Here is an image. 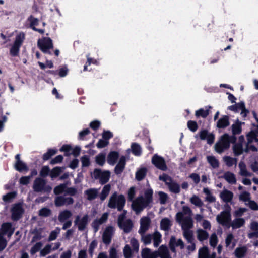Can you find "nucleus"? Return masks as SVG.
Returning a JSON list of instances; mask_svg holds the SVG:
<instances>
[{
    "label": "nucleus",
    "instance_id": "nucleus-60",
    "mask_svg": "<svg viewBox=\"0 0 258 258\" xmlns=\"http://www.w3.org/2000/svg\"><path fill=\"white\" fill-rule=\"evenodd\" d=\"M42 244L41 242H39L36 243L31 249L30 253L32 255L35 254L38 251L40 250L41 248Z\"/></svg>",
    "mask_w": 258,
    "mask_h": 258
},
{
    "label": "nucleus",
    "instance_id": "nucleus-56",
    "mask_svg": "<svg viewBox=\"0 0 258 258\" xmlns=\"http://www.w3.org/2000/svg\"><path fill=\"white\" fill-rule=\"evenodd\" d=\"M124 258H132V250L129 245H126L123 249Z\"/></svg>",
    "mask_w": 258,
    "mask_h": 258
},
{
    "label": "nucleus",
    "instance_id": "nucleus-1",
    "mask_svg": "<svg viewBox=\"0 0 258 258\" xmlns=\"http://www.w3.org/2000/svg\"><path fill=\"white\" fill-rule=\"evenodd\" d=\"M153 191L151 189H147L145 191V197L140 196L134 200L135 196V188L132 187L128 192V199L132 202V207L136 213H139L148 206L152 201Z\"/></svg>",
    "mask_w": 258,
    "mask_h": 258
},
{
    "label": "nucleus",
    "instance_id": "nucleus-33",
    "mask_svg": "<svg viewBox=\"0 0 258 258\" xmlns=\"http://www.w3.org/2000/svg\"><path fill=\"white\" fill-rule=\"evenodd\" d=\"M109 258H121V253L119 250L114 247H111L109 250Z\"/></svg>",
    "mask_w": 258,
    "mask_h": 258
},
{
    "label": "nucleus",
    "instance_id": "nucleus-62",
    "mask_svg": "<svg viewBox=\"0 0 258 258\" xmlns=\"http://www.w3.org/2000/svg\"><path fill=\"white\" fill-rule=\"evenodd\" d=\"M158 195L160 204H165L168 199L167 195L163 192L160 191L158 192Z\"/></svg>",
    "mask_w": 258,
    "mask_h": 258
},
{
    "label": "nucleus",
    "instance_id": "nucleus-49",
    "mask_svg": "<svg viewBox=\"0 0 258 258\" xmlns=\"http://www.w3.org/2000/svg\"><path fill=\"white\" fill-rule=\"evenodd\" d=\"M96 162L100 166H103L105 162V155L101 153L97 155L95 157Z\"/></svg>",
    "mask_w": 258,
    "mask_h": 258
},
{
    "label": "nucleus",
    "instance_id": "nucleus-55",
    "mask_svg": "<svg viewBox=\"0 0 258 258\" xmlns=\"http://www.w3.org/2000/svg\"><path fill=\"white\" fill-rule=\"evenodd\" d=\"M234 240V236L232 234L229 233L227 235L225 239V244L226 247L230 246V245L232 244V248H233L235 246V243L233 242Z\"/></svg>",
    "mask_w": 258,
    "mask_h": 258
},
{
    "label": "nucleus",
    "instance_id": "nucleus-8",
    "mask_svg": "<svg viewBox=\"0 0 258 258\" xmlns=\"http://www.w3.org/2000/svg\"><path fill=\"white\" fill-rule=\"evenodd\" d=\"M93 176L95 179L99 180L100 183L104 184L107 182L110 177V172L109 171H102L101 169H96L93 172Z\"/></svg>",
    "mask_w": 258,
    "mask_h": 258
},
{
    "label": "nucleus",
    "instance_id": "nucleus-53",
    "mask_svg": "<svg viewBox=\"0 0 258 258\" xmlns=\"http://www.w3.org/2000/svg\"><path fill=\"white\" fill-rule=\"evenodd\" d=\"M27 21L30 24V27L33 29L36 28L35 26L38 25L39 20L38 19L34 18L32 16H30L27 19Z\"/></svg>",
    "mask_w": 258,
    "mask_h": 258
},
{
    "label": "nucleus",
    "instance_id": "nucleus-57",
    "mask_svg": "<svg viewBox=\"0 0 258 258\" xmlns=\"http://www.w3.org/2000/svg\"><path fill=\"white\" fill-rule=\"evenodd\" d=\"M132 150L133 153L136 156L140 155L141 153V148L138 144H133L132 145Z\"/></svg>",
    "mask_w": 258,
    "mask_h": 258
},
{
    "label": "nucleus",
    "instance_id": "nucleus-45",
    "mask_svg": "<svg viewBox=\"0 0 258 258\" xmlns=\"http://www.w3.org/2000/svg\"><path fill=\"white\" fill-rule=\"evenodd\" d=\"M146 174V169L145 168H141L137 171L136 178L138 180L140 181L145 177Z\"/></svg>",
    "mask_w": 258,
    "mask_h": 258
},
{
    "label": "nucleus",
    "instance_id": "nucleus-26",
    "mask_svg": "<svg viewBox=\"0 0 258 258\" xmlns=\"http://www.w3.org/2000/svg\"><path fill=\"white\" fill-rule=\"evenodd\" d=\"M125 165V158L124 156L120 157L118 163L115 168V172L117 174H120L123 170Z\"/></svg>",
    "mask_w": 258,
    "mask_h": 258
},
{
    "label": "nucleus",
    "instance_id": "nucleus-19",
    "mask_svg": "<svg viewBox=\"0 0 258 258\" xmlns=\"http://www.w3.org/2000/svg\"><path fill=\"white\" fill-rule=\"evenodd\" d=\"M200 137L201 140H206L207 143L212 144L215 139V136L212 133H209L206 130H203L200 133Z\"/></svg>",
    "mask_w": 258,
    "mask_h": 258
},
{
    "label": "nucleus",
    "instance_id": "nucleus-47",
    "mask_svg": "<svg viewBox=\"0 0 258 258\" xmlns=\"http://www.w3.org/2000/svg\"><path fill=\"white\" fill-rule=\"evenodd\" d=\"M170 190L175 194L179 193L180 191V186L178 184L175 182H171L168 185Z\"/></svg>",
    "mask_w": 258,
    "mask_h": 258
},
{
    "label": "nucleus",
    "instance_id": "nucleus-59",
    "mask_svg": "<svg viewBox=\"0 0 258 258\" xmlns=\"http://www.w3.org/2000/svg\"><path fill=\"white\" fill-rule=\"evenodd\" d=\"M232 131L234 135L239 134L241 133V127L239 122H236L232 125Z\"/></svg>",
    "mask_w": 258,
    "mask_h": 258
},
{
    "label": "nucleus",
    "instance_id": "nucleus-48",
    "mask_svg": "<svg viewBox=\"0 0 258 258\" xmlns=\"http://www.w3.org/2000/svg\"><path fill=\"white\" fill-rule=\"evenodd\" d=\"M238 111H241V114L243 116H245L248 111L245 108V104L243 102H240L236 104Z\"/></svg>",
    "mask_w": 258,
    "mask_h": 258
},
{
    "label": "nucleus",
    "instance_id": "nucleus-32",
    "mask_svg": "<svg viewBox=\"0 0 258 258\" xmlns=\"http://www.w3.org/2000/svg\"><path fill=\"white\" fill-rule=\"evenodd\" d=\"M118 158V154L117 152L115 151L111 152L108 155L107 162L109 164L113 165L115 163Z\"/></svg>",
    "mask_w": 258,
    "mask_h": 258
},
{
    "label": "nucleus",
    "instance_id": "nucleus-15",
    "mask_svg": "<svg viewBox=\"0 0 258 258\" xmlns=\"http://www.w3.org/2000/svg\"><path fill=\"white\" fill-rule=\"evenodd\" d=\"M108 216V213H104L102 214L100 218L94 220L92 223V226L94 229V232L96 233L98 231L99 226L107 221Z\"/></svg>",
    "mask_w": 258,
    "mask_h": 258
},
{
    "label": "nucleus",
    "instance_id": "nucleus-61",
    "mask_svg": "<svg viewBox=\"0 0 258 258\" xmlns=\"http://www.w3.org/2000/svg\"><path fill=\"white\" fill-rule=\"evenodd\" d=\"M66 189V185L65 184H61L58 186L55 187L54 189V193L55 195L60 194L63 191H65V189Z\"/></svg>",
    "mask_w": 258,
    "mask_h": 258
},
{
    "label": "nucleus",
    "instance_id": "nucleus-34",
    "mask_svg": "<svg viewBox=\"0 0 258 258\" xmlns=\"http://www.w3.org/2000/svg\"><path fill=\"white\" fill-rule=\"evenodd\" d=\"M240 169L239 174L242 176H251V173L247 170L246 165L243 162H240L239 163Z\"/></svg>",
    "mask_w": 258,
    "mask_h": 258
},
{
    "label": "nucleus",
    "instance_id": "nucleus-58",
    "mask_svg": "<svg viewBox=\"0 0 258 258\" xmlns=\"http://www.w3.org/2000/svg\"><path fill=\"white\" fill-rule=\"evenodd\" d=\"M208 249L206 247H204L199 250V258H208Z\"/></svg>",
    "mask_w": 258,
    "mask_h": 258
},
{
    "label": "nucleus",
    "instance_id": "nucleus-52",
    "mask_svg": "<svg viewBox=\"0 0 258 258\" xmlns=\"http://www.w3.org/2000/svg\"><path fill=\"white\" fill-rule=\"evenodd\" d=\"M52 245H46L41 250H40V256H45L52 251Z\"/></svg>",
    "mask_w": 258,
    "mask_h": 258
},
{
    "label": "nucleus",
    "instance_id": "nucleus-40",
    "mask_svg": "<svg viewBox=\"0 0 258 258\" xmlns=\"http://www.w3.org/2000/svg\"><path fill=\"white\" fill-rule=\"evenodd\" d=\"M223 161L226 165L228 167H231L233 165H236L237 164V159L229 156H225L223 157Z\"/></svg>",
    "mask_w": 258,
    "mask_h": 258
},
{
    "label": "nucleus",
    "instance_id": "nucleus-23",
    "mask_svg": "<svg viewBox=\"0 0 258 258\" xmlns=\"http://www.w3.org/2000/svg\"><path fill=\"white\" fill-rule=\"evenodd\" d=\"M220 197L223 202L229 203L232 201L233 194L231 191L224 189L220 192Z\"/></svg>",
    "mask_w": 258,
    "mask_h": 258
},
{
    "label": "nucleus",
    "instance_id": "nucleus-14",
    "mask_svg": "<svg viewBox=\"0 0 258 258\" xmlns=\"http://www.w3.org/2000/svg\"><path fill=\"white\" fill-rule=\"evenodd\" d=\"M176 220L181 225L182 230L190 229L193 227V221L190 216H186L181 219H176Z\"/></svg>",
    "mask_w": 258,
    "mask_h": 258
},
{
    "label": "nucleus",
    "instance_id": "nucleus-12",
    "mask_svg": "<svg viewBox=\"0 0 258 258\" xmlns=\"http://www.w3.org/2000/svg\"><path fill=\"white\" fill-rule=\"evenodd\" d=\"M152 163L158 169L165 171L167 169V166L164 159L157 155H155L152 159Z\"/></svg>",
    "mask_w": 258,
    "mask_h": 258
},
{
    "label": "nucleus",
    "instance_id": "nucleus-21",
    "mask_svg": "<svg viewBox=\"0 0 258 258\" xmlns=\"http://www.w3.org/2000/svg\"><path fill=\"white\" fill-rule=\"evenodd\" d=\"M192 212L191 209L188 206L182 207V210L181 212H178L176 215V219H181L186 216H190L192 217Z\"/></svg>",
    "mask_w": 258,
    "mask_h": 258
},
{
    "label": "nucleus",
    "instance_id": "nucleus-38",
    "mask_svg": "<svg viewBox=\"0 0 258 258\" xmlns=\"http://www.w3.org/2000/svg\"><path fill=\"white\" fill-rule=\"evenodd\" d=\"M203 192L206 195L205 200L210 203H212L215 201L216 198L212 195L210 190L206 187L204 188Z\"/></svg>",
    "mask_w": 258,
    "mask_h": 258
},
{
    "label": "nucleus",
    "instance_id": "nucleus-27",
    "mask_svg": "<svg viewBox=\"0 0 258 258\" xmlns=\"http://www.w3.org/2000/svg\"><path fill=\"white\" fill-rule=\"evenodd\" d=\"M72 216V213L68 210L62 211L59 213L58 217V220L61 222H64Z\"/></svg>",
    "mask_w": 258,
    "mask_h": 258
},
{
    "label": "nucleus",
    "instance_id": "nucleus-31",
    "mask_svg": "<svg viewBox=\"0 0 258 258\" xmlns=\"http://www.w3.org/2000/svg\"><path fill=\"white\" fill-rule=\"evenodd\" d=\"M223 178L229 183L233 184L236 183V179L235 175L230 172L224 173Z\"/></svg>",
    "mask_w": 258,
    "mask_h": 258
},
{
    "label": "nucleus",
    "instance_id": "nucleus-44",
    "mask_svg": "<svg viewBox=\"0 0 258 258\" xmlns=\"http://www.w3.org/2000/svg\"><path fill=\"white\" fill-rule=\"evenodd\" d=\"M15 167L16 170L20 172L23 171L24 170H28V168L26 165L22 161H19L18 162H16L15 164Z\"/></svg>",
    "mask_w": 258,
    "mask_h": 258
},
{
    "label": "nucleus",
    "instance_id": "nucleus-37",
    "mask_svg": "<svg viewBox=\"0 0 258 258\" xmlns=\"http://www.w3.org/2000/svg\"><path fill=\"white\" fill-rule=\"evenodd\" d=\"M247 251V248L245 246L237 247L235 250V256L237 258H242L244 256Z\"/></svg>",
    "mask_w": 258,
    "mask_h": 258
},
{
    "label": "nucleus",
    "instance_id": "nucleus-7",
    "mask_svg": "<svg viewBox=\"0 0 258 258\" xmlns=\"http://www.w3.org/2000/svg\"><path fill=\"white\" fill-rule=\"evenodd\" d=\"M216 220L218 223L222 226L230 227L231 221V216L230 211L226 210L221 212L217 215Z\"/></svg>",
    "mask_w": 258,
    "mask_h": 258
},
{
    "label": "nucleus",
    "instance_id": "nucleus-30",
    "mask_svg": "<svg viewBox=\"0 0 258 258\" xmlns=\"http://www.w3.org/2000/svg\"><path fill=\"white\" fill-rule=\"evenodd\" d=\"M229 125V117L224 115L217 123V126L219 128H225Z\"/></svg>",
    "mask_w": 258,
    "mask_h": 258
},
{
    "label": "nucleus",
    "instance_id": "nucleus-50",
    "mask_svg": "<svg viewBox=\"0 0 258 258\" xmlns=\"http://www.w3.org/2000/svg\"><path fill=\"white\" fill-rule=\"evenodd\" d=\"M239 200L242 201L246 204L250 200V195L249 192L243 191L239 195Z\"/></svg>",
    "mask_w": 258,
    "mask_h": 258
},
{
    "label": "nucleus",
    "instance_id": "nucleus-20",
    "mask_svg": "<svg viewBox=\"0 0 258 258\" xmlns=\"http://www.w3.org/2000/svg\"><path fill=\"white\" fill-rule=\"evenodd\" d=\"M14 231V229L12 228V224L10 223H5L2 224L1 231L4 235H7L9 237H10L13 234Z\"/></svg>",
    "mask_w": 258,
    "mask_h": 258
},
{
    "label": "nucleus",
    "instance_id": "nucleus-43",
    "mask_svg": "<svg viewBox=\"0 0 258 258\" xmlns=\"http://www.w3.org/2000/svg\"><path fill=\"white\" fill-rule=\"evenodd\" d=\"M154 246L157 247L161 242V235L159 232H155L153 235Z\"/></svg>",
    "mask_w": 258,
    "mask_h": 258
},
{
    "label": "nucleus",
    "instance_id": "nucleus-51",
    "mask_svg": "<svg viewBox=\"0 0 258 258\" xmlns=\"http://www.w3.org/2000/svg\"><path fill=\"white\" fill-rule=\"evenodd\" d=\"M209 114V109L206 108V109L204 108H201L196 112V116L197 117L201 116L203 118L206 117Z\"/></svg>",
    "mask_w": 258,
    "mask_h": 258
},
{
    "label": "nucleus",
    "instance_id": "nucleus-42",
    "mask_svg": "<svg viewBox=\"0 0 258 258\" xmlns=\"http://www.w3.org/2000/svg\"><path fill=\"white\" fill-rule=\"evenodd\" d=\"M190 202L192 204L198 207H201L203 205V201L196 195H194L190 198Z\"/></svg>",
    "mask_w": 258,
    "mask_h": 258
},
{
    "label": "nucleus",
    "instance_id": "nucleus-25",
    "mask_svg": "<svg viewBox=\"0 0 258 258\" xmlns=\"http://www.w3.org/2000/svg\"><path fill=\"white\" fill-rule=\"evenodd\" d=\"M157 251L160 258H171L169 249L164 245H161Z\"/></svg>",
    "mask_w": 258,
    "mask_h": 258
},
{
    "label": "nucleus",
    "instance_id": "nucleus-2",
    "mask_svg": "<svg viewBox=\"0 0 258 258\" xmlns=\"http://www.w3.org/2000/svg\"><path fill=\"white\" fill-rule=\"evenodd\" d=\"M247 142H245L243 136L239 137L238 142L233 147V152L236 156L241 155L244 152L256 151V148L252 143L254 141H258V135L251 132L247 134Z\"/></svg>",
    "mask_w": 258,
    "mask_h": 258
},
{
    "label": "nucleus",
    "instance_id": "nucleus-11",
    "mask_svg": "<svg viewBox=\"0 0 258 258\" xmlns=\"http://www.w3.org/2000/svg\"><path fill=\"white\" fill-rule=\"evenodd\" d=\"M12 219L13 220H19L24 212V209L22 204H14L11 209Z\"/></svg>",
    "mask_w": 258,
    "mask_h": 258
},
{
    "label": "nucleus",
    "instance_id": "nucleus-4",
    "mask_svg": "<svg viewBox=\"0 0 258 258\" xmlns=\"http://www.w3.org/2000/svg\"><path fill=\"white\" fill-rule=\"evenodd\" d=\"M33 189L34 191L37 192L49 193L52 190V187L46 184L45 180L41 178H37L34 181Z\"/></svg>",
    "mask_w": 258,
    "mask_h": 258
},
{
    "label": "nucleus",
    "instance_id": "nucleus-16",
    "mask_svg": "<svg viewBox=\"0 0 258 258\" xmlns=\"http://www.w3.org/2000/svg\"><path fill=\"white\" fill-rule=\"evenodd\" d=\"M114 233V228L111 226L107 227L102 236L103 242L106 244L110 243L112 236Z\"/></svg>",
    "mask_w": 258,
    "mask_h": 258
},
{
    "label": "nucleus",
    "instance_id": "nucleus-24",
    "mask_svg": "<svg viewBox=\"0 0 258 258\" xmlns=\"http://www.w3.org/2000/svg\"><path fill=\"white\" fill-rule=\"evenodd\" d=\"M84 195L89 201L96 199L98 195V190L96 188H90L84 191Z\"/></svg>",
    "mask_w": 258,
    "mask_h": 258
},
{
    "label": "nucleus",
    "instance_id": "nucleus-18",
    "mask_svg": "<svg viewBox=\"0 0 258 258\" xmlns=\"http://www.w3.org/2000/svg\"><path fill=\"white\" fill-rule=\"evenodd\" d=\"M150 224V219L147 217H143L140 220V228L139 233L141 234H144L149 229Z\"/></svg>",
    "mask_w": 258,
    "mask_h": 258
},
{
    "label": "nucleus",
    "instance_id": "nucleus-6",
    "mask_svg": "<svg viewBox=\"0 0 258 258\" xmlns=\"http://www.w3.org/2000/svg\"><path fill=\"white\" fill-rule=\"evenodd\" d=\"M38 46L41 51L46 54H51L50 51L53 47L52 40L49 37H43L39 39L37 42Z\"/></svg>",
    "mask_w": 258,
    "mask_h": 258
},
{
    "label": "nucleus",
    "instance_id": "nucleus-64",
    "mask_svg": "<svg viewBox=\"0 0 258 258\" xmlns=\"http://www.w3.org/2000/svg\"><path fill=\"white\" fill-rule=\"evenodd\" d=\"M61 172V169L60 167H56L54 168L50 173V176L51 178H55L58 176Z\"/></svg>",
    "mask_w": 258,
    "mask_h": 258
},
{
    "label": "nucleus",
    "instance_id": "nucleus-63",
    "mask_svg": "<svg viewBox=\"0 0 258 258\" xmlns=\"http://www.w3.org/2000/svg\"><path fill=\"white\" fill-rule=\"evenodd\" d=\"M20 47L13 44L10 49V54L13 56H17L20 50Z\"/></svg>",
    "mask_w": 258,
    "mask_h": 258
},
{
    "label": "nucleus",
    "instance_id": "nucleus-9",
    "mask_svg": "<svg viewBox=\"0 0 258 258\" xmlns=\"http://www.w3.org/2000/svg\"><path fill=\"white\" fill-rule=\"evenodd\" d=\"M89 222V216L85 214L83 216L78 215L74 221L75 225L78 227L79 231H84Z\"/></svg>",
    "mask_w": 258,
    "mask_h": 258
},
{
    "label": "nucleus",
    "instance_id": "nucleus-13",
    "mask_svg": "<svg viewBox=\"0 0 258 258\" xmlns=\"http://www.w3.org/2000/svg\"><path fill=\"white\" fill-rule=\"evenodd\" d=\"M74 203V200L71 197H65L64 196L56 197L55 199V205L57 207L63 205H71Z\"/></svg>",
    "mask_w": 258,
    "mask_h": 258
},
{
    "label": "nucleus",
    "instance_id": "nucleus-54",
    "mask_svg": "<svg viewBox=\"0 0 258 258\" xmlns=\"http://www.w3.org/2000/svg\"><path fill=\"white\" fill-rule=\"evenodd\" d=\"M183 230V235L189 243H192L193 240L192 233L190 229H185Z\"/></svg>",
    "mask_w": 258,
    "mask_h": 258
},
{
    "label": "nucleus",
    "instance_id": "nucleus-35",
    "mask_svg": "<svg viewBox=\"0 0 258 258\" xmlns=\"http://www.w3.org/2000/svg\"><path fill=\"white\" fill-rule=\"evenodd\" d=\"M207 160L209 164L213 168H217L219 166V162L218 159L213 156H208Z\"/></svg>",
    "mask_w": 258,
    "mask_h": 258
},
{
    "label": "nucleus",
    "instance_id": "nucleus-46",
    "mask_svg": "<svg viewBox=\"0 0 258 258\" xmlns=\"http://www.w3.org/2000/svg\"><path fill=\"white\" fill-rule=\"evenodd\" d=\"M60 232V229L58 227L56 228L54 230L52 231L48 237V241H53L56 239L58 235Z\"/></svg>",
    "mask_w": 258,
    "mask_h": 258
},
{
    "label": "nucleus",
    "instance_id": "nucleus-29",
    "mask_svg": "<svg viewBox=\"0 0 258 258\" xmlns=\"http://www.w3.org/2000/svg\"><path fill=\"white\" fill-rule=\"evenodd\" d=\"M245 223V220L243 218H237L234 219L230 223V226L233 229H237L244 225Z\"/></svg>",
    "mask_w": 258,
    "mask_h": 258
},
{
    "label": "nucleus",
    "instance_id": "nucleus-41",
    "mask_svg": "<svg viewBox=\"0 0 258 258\" xmlns=\"http://www.w3.org/2000/svg\"><path fill=\"white\" fill-rule=\"evenodd\" d=\"M110 188L111 187L109 184L106 185L103 187L100 195V198L101 201H104L106 199L110 192Z\"/></svg>",
    "mask_w": 258,
    "mask_h": 258
},
{
    "label": "nucleus",
    "instance_id": "nucleus-5",
    "mask_svg": "<svg viewBox=\"0 0 258 258\" xmlns=\"http://www.w3.org/2000/svg\"><path fill=\"white\" fill-rule=\"evenodd\" d=\"M230 137L227 134L223 135L220 140L215 145V151L218 153H221L230 146Z\"/></svg>",
    "mask_w": 258,
    "mask_h": 258
},
{
    "label": "nucleus",
    "instance_id": "nucleus-17",
    "mask_svg": "<svg viewBox=\"0 0 258 258\" xmlns=\"http://www.w3.org/2000/svg\"><path fill=\"white\" fill-rule=\"evenodd\" d=\"M170 247L173 252H175V247H180L181 249L184 248V245L183 241L181 239H177L174 237H172L170 240Z\"/></svg>",
    "mask_w": 258,
    "mask_h": 258
},
{
    "label": "nucleus",
    "instance_id": "nucleus-22",
    "mask_svg": "<svg viewBox=\"0 0 258 258\" xmlns=\"http://www.w3.org/2000/svg\"><path fill=\"white\" fill-rule=\"evenodd\" d=\"M142 258H157L158 253L157 251H153L148 248L142 249L141 252Z\"/></svg>",
    "mask_w": 258,
    "mask_h": 258
},
{
    "label": "nucleus",
    "instance_id": "nucleus-36",
    "mask_svg": "<svg viewBox=\"0 0 258 258\" xmlns=\"http://www.w3.org/2000/svg\"><path fill=\"white\" fill-rule=\"evenodd\" d=\"M197 234L198 240L201 241L207 239L209 236V234L205 230L202 229L197 230Z\"/></svg>",
    "mask_w": 258,
    "mask_h": 258
},
{
    "label": "nucleus",
    "instance_id": "nucleus-28",
    "mask_svg": "<svg viewBox=\"0 0 258 258\" xmlns=\"http://www.w3.org/2000/svg\"><path fill=\"white\" fill-rule=\"evenodd\" d=\"M171 225L172 222L167 218L162 219L160 222L161 229L165 231H168L170 229Z\"/></svg>",
    "mask_w": 258,
    "mask_h": 258
},
{
    "label": "nucleus",
    "instance_id": "nucleus-39",
    "mask_svg": "<svg viewBox=\"0 0 258 258\" xmlns=\"http://www.w3.org/2000/svg\"><path fill=\"white\" fill-rule=\"evenodd\" d=\"M25 38V34L23 32L19 33L16 37L14 44L21 47Z\"/></svg>",
    "mask_w": 258,
    "mask_h": 258
},
{
    "label": "nucleus",
    "instance_id": "nucleus-10",
    "mask_svg": "<svg viewBox=\"0 0 258 258\" xmlns=\"http://www.w3.org/2000/svg\"><path fill=\"white\" fill-rule=\"evenodd\" d=\"M125 214L120 215L118 219V224L119 227L123 229L125 233H128L133 226V223L130 220H124Z\"/></svg>",
    "mask_w": 258,
    "mask_h": 258
},
{
    "label": "nucleus",
    "instance_id": "nucleus-3",
    "mask_svg": "<svg viewBox=\"0 0 258 258\" xmlns=\"http://www.w3.org/2000/svg\"><path fill=\"white\" fill-rule=\"evenodd\" d=\"M125 199L123 195H118L114 193L110 198L108 206L110 208H117L118 211H121L124 207Z\"/></svg>",
    "mask_w": 258,
    "mask_h": 258
}]
</instances>
